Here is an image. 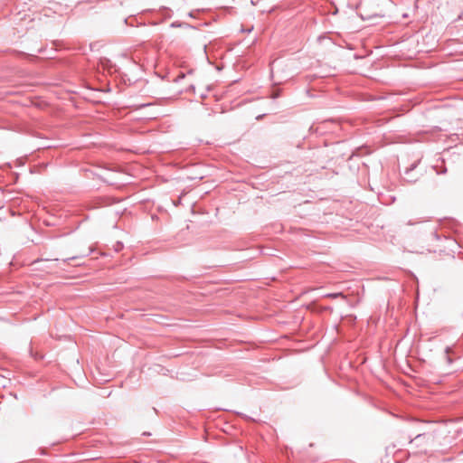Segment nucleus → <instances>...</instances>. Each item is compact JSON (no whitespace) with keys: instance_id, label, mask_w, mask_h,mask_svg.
<instances>
[{"instance_id":"obj_1","label":"nucleus","mask_w":463,"mask_h":463,"mask_svg":"<svg viewBox=\"0 0 463 463\" xmlns=\"http://www.w3.org/2000/svg\"><path fill=\"white\" fill-rule=\"evenodd\" d=\"M434 435L431 433L422 432L416 434L413 438L411 436H409V443L413 444L417 447H420L421 445H429L434 441Z\"/></svg>"},{"instance_id":"obj_6","label":"nucleus","mask_w":463,"mask_h":463,"mask_svg":"<svg viewBox=\"0 0 463 463\" xmlns=\"http://www.w3.org/2000/svg\"><path fill=\"white\" fill-rule=\"evenodd\" d=\"M123 247L124 245L122 242L117 241L116 244L114 245V250L118 252L123 249Z\"/></svg>"},{"instance_id":"obj_5","label":"nucleus","mask_w":463,"mask_h":463,"mask_svg":"<svg viewBox=\"0 0 463 463\" xmlns=\"http://www.w3.org/2000/svg\"><path fill=\"white\" fill-rule=\"evenodd\" d=\"M435 170H436V173L437 175H444L447 173V167L446 166H442L440 169H439L437 166H434Z\"/></svg>"},{"instance_id":"obj_4","label":"nucleus","mask_w":463,"mask_h":463,"mask_svg":"<svg viewBox=\"0 0 463 463\" xmlns=\"http://www.w3.org/2000/svg\"><path fill=\"white\" fill-rule=\"evenodd\" d=\"M136 22H137V18L132 15L124 19V24L127 26H134Z\"/></svg>"},{"instance_id":"obj_8","label":"nucleus","mask_w":463,"mask_h":463,"mask_svg":"<svg viewBox=\"0 0 463 463\" xmlns=\"http://www.w3.org/2000/svg\"><path fill=\"white\" fill-rule=\"evenodd\" d=\"M279 96H280V91H279V90H278V91H274V92L271 94V99H278Z\"/></svg>"},{"instance_id":"obj_2","label":"nucleus","mask_w":463,"mask_h":463,"mask_svg":"<svg viewBox=\"0 0 463 463\" xmlns=\"http://www.w3.org/2000/svg\"><path fill=\"white\" fill-rule=\"evenodd\" d=\"M416 164H412L410 168H407L404 175V179L409 182V183H413L417 180V178H414L412 175H411V172L413 171V169L416 167Z\"/></svg>"},{"instance_id":"obj_7","label":"nucleus","mask_w":463,"mask_h":463,"mask_svg":"<svg viewBox=\"0 0 463 463\" xmlns=\"http://www.w3.org/2000/svg\"><path fill=\"white\" fill-rule=\"evenodd\" d=\"M342 296H343L342 293H332V294L327 295V297L332 298H335L342 297Z\"/></svg>"},{"instance_id":"obj_3","label":"nucleus","mask_w":463,"mask_h":463,"mask_svg":"<svg viewBox=\"0 0 463 463\" xmlns=\"http://www.w3.org/2000/svg\"><path fill=\"white\" fill-rule=\"evenodd\" d=\"M453 347L452 346H447L445 348V358L448 363V364H451L453 363V360L451 358V354H453Z\"/></svg>"},{"instance_id":"obj_9","label":"nucleus","mask_w":463,"mask_h":463,"mask_svg":"<svg viewBox=\"0 0 463 463\" xmlns=\"http://www.w3.org/2000/svg\"><path fill=\"white\" fill-rule=\"evenodd\" d=\"M76 259H78V257L77 256H73V257H71V258L64 259V260H62V261L64 263H68L70 260H76Z\"/></svg>"}]
</instances>
